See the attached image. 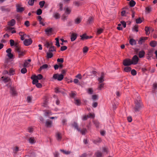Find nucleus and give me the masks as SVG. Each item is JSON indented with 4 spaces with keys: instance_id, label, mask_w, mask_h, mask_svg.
<instances>
[{
    "instance_id": "obj_1",
    "label": "nucleus",
    "mask_w": 157,
    "mask_h": 157,
    "mask_svg": "<svg viewBox=\"0 0 157 157\" xmlns=\"http://www.w3.org/2000/svg\"><path fill=\"white\" fill-rule=\"evenodd\" d=\"M135 106L134 108V110L136 112L139 111L142 107V105L140 101V98L139 96L137 97L136 100L135 101Z\"/></svg>"
},
{
    "instance_id": "obj_2",
    "label": "nucleus",
    "mask_w": 157,
    "mask_h": 157,
    "mask_svg": "<svg viewBox=\"0 0 157 157\" xmlns=\"http://www.w3.org/2000/svg\"><path fill=\"white\" fill-rule=\"evenodd\" d=\"M15 52L18 54L19 57L23 56L24 52L22 49L19 47L17 44H15Z\"/></svg>"
},
{
    "instance_id": "obj_3",
    "label": "nucleus",
    "mask_w": 157,
    "mask_h": 157,
    "mask_svg": "<svg viewBox=\"0 0 157 157\" xmlns=\"http://www.w3.org/2000/svg\"><path fill=\"white\" fill-rule=\"evenodd\" d=\"M64 76L63 74L59 75L58 74H54L53 78L55 79H57L58 81H61L63 78Z\"/></svg>"
},
{
    "instance_id": "obj_4",
    "label": "nucleus",
    "mask_w": 157,
    "mask_h": 157,
    "mask_svg": "<svg viewBox=\"0 0 157 157\" xmlns=\"http://www.w3.org/2000/svg\"><path fill=\"white\" fill-rule=\"evenodd\" d=\"M123 64L125 66H128L132 64V63L130 59H126L124 60Z\"/></svg>"
},
{
    "instance_id": "obj_5",
    "label": "nucleus",
    "mask_w": 157,
    "mask_h": 157,
    "mask_svg": "<svg viewBox=\"0 0 157 157\" xmlns=\"http://www.w3.org/2000/svg\"><path fill=\"white\" fill-rule=\"evenodd\" d=\"M145 30L146 35H148L150 34V32H152L154 31V29L152 27L146 26L145 28Z\"/></svg>"
},
{
    "instance_id": "obj_6",
    "label": "nucleus",
    "mask_w": 157,
    "mask_h": 157,
    "mask_svg": "<svg viewBox=\"0 0 157 157\" xmlns=\"http://www.w3.org/2000/svg\"><path fill=\"white\" fill-rule=\"evenodd\" d=\"M16 11L17 12H22L25 10L24 7H21L20 5L17 4L16 5Z\"/></svg>"
},
{
    "instance_id": "obj_7",
    "label": "nucleus",
    "mask_w": 157,
    "mask_h": 157,
    "mask_svg": "<svg viewBox=\"0 0 157 157\" xmlns=\"http://www.w3.org/2000/svg\"><path fill=\"white\" fill-rule=\"evenodd\" d=\"M32 43V40L31 39H25L24 41V44L25 46H29Z\"/></svg>"
},
{
    "instance_id": "obj_8",
    "label": "nucleus",
    "mask_w": 157,
    "mask_h": 157,
    "mask_svg": "<svg viewBox=\"0 0 157 157\" xmlns=\"http://www.w3.org/2000/svg\"><path fill=\"white\" fill-rule=\"evenodd\" d=\"M138 60L139 58L138 56L136 55L134 56L132 58V64H136L138 61Z\"/></svg>"
},
{
    "instance_id": "obj_9",
    "label": "nucleus",
    "mask_w": 157,
    "mask_h": 157,
    "mask_svg": "<svg viewBox=\"0 0 157 157\" xmlns=\"http://www.w3.org/2000/svg\"><path fill=\"white\" fill-rule=\"evenodd\" d=\"M104 73H101V76L100 77L98 78V80L99 82V84L101 83H103L104 81Z\"/></svg>"
},
{
    "instance_id": "obj_10",
    "label": "nucleus",
    "mask_w": 157,
    "mask_h": 157,
    "mask_svg": "<svg viewBox=\"0 0 157 157\" xmlns=\"http://www.w3.org/2000/svg\"><path fill=\"white\" fill-rule=\"evenodd\" d=\"M16 24V21L14 19H12L8 22V25L10 26H13Z\"/></svg>"
},
{
    "instance_id": "obj_11",
    "label": "nucleus",
    "mask_w": 157,
    "mask_h": 157,
    "mask_svg": "<svg viewBox=\"0 0 157 157\" xmlns=\"http://www.w3.org/2000/svg\"><path fill=\"white\" fill-rule=\"evenodd\" d=\"M96 157H103V153L99 151H98L95 153Z\"/></svg>"
},
{
    "instance_id": "obj_12",
    "label": "nucleus",
    "mask_w": 157,
    "mask_h": 157,
    "mask_svg": "<svg viewBox=\"0 0 157 157\" xmlns=\"http://www.w3.org/2000/svg\"><path fill=\"white\" fill-rule=\"evenodd\" d=\"M82 20V18L81 17H78L75 19V23L77 24H79L81 22Z\"/></svg>"
},
{
    "instance_id": "obj_13",
    "label": "nucleus",
    "mask_w": 157,
    "mask_h": 157,
    "mask_svg": "<svg viewBox=\"0 0 157 157\" xmlns=\"http://www.w3.org/2000/svg\"><path fill=\"white\" fill-rule=\"evenodd\" d=\"M52 124V122L51 121L48 120L45 123V125L47 127L50 128L51 127Z\"/></svg>"
},
{
    "instance_id": "obj_14",
    "label": "nucleus",
    "mask_w": 157,
    "mask_h": 157,
    "mask_svg": "<svg viewBox=\"0 0 157 157\" xmlns=\"http://www.w3.org/2000/svg\"><path fill=\"white\" fill-rule=\"evenodd\" d=\"M56 137L57 140L60 141L62 139L61 134L59 132H57L56 134Z\"/></svg>"
},
{
    "instance_id": "obj_15",
    "label": "nucleus",
    "mask_w": 157,
    "mask_h": 157,
    "mask_svg": "<svg viewBox=\"0 0 157 157\" xmlns=\"http://www.w3.org/2000/svg\"><path fill=\"white\" fill-rule=\"evenodd\" d=\"M77 34L75 33H72L71 36V41H74L76 38Z\"/></svg>"
},
{
    "instance_id": "obj_16",
    "label": "nucleus",
    "mask_w": 157,
    "mask_h": 157,
    "mask_svg": "<svg viewBox=\"0 0 157 157\" xmlns=\"http://www.w3.org/2000/svg\"><path fill=\"white\" fill-rule=\"evenodd\" d=\"M31 78L33 80V84H36L38 82V79L34 77V75H33L31 77Z\"/></svg>"
},
{
    "instance_id": "obj_17",
    "label": "nucleus",
    "mask_w": 157,
    "mask_h": 157,
    "mask_svg": "<svg viewBox=\"0 0 157 157\" xmlns=\"http://www.w3.org/2000/svg\"><path fill=\"white\" fill-rule=\"evenodd\" d=\"M29 143L32 144H34L36 142L35 139L34 137H30L29 139Z\"/></svg>"
},
{
    "instance_id": "obj_18",
    "label": "nucleus",
    "mask_w": 157,
    "mask_h": 157,
    "mask_svg": "<svg viewBox=\"0 0 157 157\" xmlns=\"http://www.w3.org/2000/svg\"><path fill=\"white\" fill-rule=\"evenodd\" d=\"M80 37H81V39L82 40L89 39V36H86V34H84L82 35H80Z\"/></svg>"
},
{
    "instance_id": "obj_19",
    "label": "nucleus",
    "mask_w": 157,
    "mask_h": 157,
    "mask_svg": "<svg viewBox=\"0 0 157 157\" xmlns=\"http://www.w3.org/2000/svg\"><path fill=\"white\" fill-rule=\"evenodd\" d=\"M94 21V19L93 18L91 17H89V18L88 19L87 21V24H92Z\"/></svg>"
},
{
    "instance_id": "obj_20",
    "label": "nucleus",
    "mask_w": 157,
    "mask_h": 157,
    "mask_svg": "<svg viewBox=\"0 0 157 157\" xmlns=\"http://www.w3.org/2000/svg\"><path fill=\"white\" fill-rule=\"evenodd\" d=\"M1 9L2 11H5L9 12L10 11V9L9 8H6L4 6L2 7Z\"/></svg>"
},
{
    "instance_id": "obj_21",
    "label": "nucleus",
    "mask_w": 157,
    "mask_h": 157,
    "mask_svg": "<svg viewBox=\"0 0 157 157\" xmlns=\"http://www.w3.org/2000/svg\"><path fill=\"white\" fill-rule=\"evenodd\" d=\"M129 43L132 45H135L136 44V41L133 39H131L129 40Z\"/></svg>"
},
{
    "instance_id": "obj_22",
    "label": "nucleus",
    "mask_w": 157,
    "mask_h": 157,
    "mask_svg": "<svg viewBox=\"0 0 157 157\" xmlns=\"http://www.w3.org/2000/svg\"><path fill=\"white\" fill-rule=\"evenodd\" d=\"M55 91L56 93H61L62 94L63 93V92L59 88L56 87L55 89Z\"/></svg>"
},
{
    "instance_id": "obj_23",
    "label": "nucleus",
    "mask_w": 157,
    "mask_h": 157,
    "mask_svg": "<svg viewBox=\"0 0 157 157\" xmlns=\"http://www.w3.org/2000/svg\"><path fill=\"white\" fill-rule=\"evenodd\" d=\"M147 39V37H141L139 40L138 41V44H141L142 43L144 42Z\"/></svg>"
},
{
    "instance_id": "obj_24",
    "label": "nucleus",
    "mask_w": 157,
    "mask_h": 157,
    "mask_svg": "<svg viewBox=\"0 0 157 157\" xmlns=\"http://www.w3.org/2000/svg\"><path fill=\"white\" fill-rule=\"evenodd\" d=\"M72 126L76 128L78 131H80V129L78 128V124L77 123L74 122L72 124Z\"/></svg>"
},
{
    "instance_id": "obj_25",
    "label": "nucleus",
    "mask_w": 157,
    "mask_h": 157,
    "mask_svg": "<svg viewBox=\"0 0 157 157\" xmlns=\"http://www.w3.org/2000/svg\"><path fill=\"white\" fill-rule=\"evenodd\" d=\"M71 11V9L68 7H67L65 9V13L67 15L70 14Z\"/></svg>"
},
{
    "instance_id": "obj_26",
    "label": "nucleus",
    "mask_w": 157,
    "mask_h": 157,
    "mask_svg": "<svg viewBox=\"0 0 157 157\" xmlns=\"http://www.w3.org/2000/svg\"><path fill=\"white\" fill-rule=\"evenodd\" d=\"M157 45V42L155 41H152L150 43V45L153 47H155Z\"/></svg>"
},
{
    "instance_id": "obj_27",
    "label": "nucleus",
    "mask_w": 157,
    "mask_h": 157,
    "mask_svg": "<svg viewBox=\"0 0 157 157\" xmlns=\"http://www.w3.org/2000/svg\"><path fill=\"white\" fill-rule=\"evenodd\" d=\"M47 56L48 58H51L53 56V54L50 52H47Z\"/></svg>"
},
{
    "instance_id": "obj_28",
    "label": "nucleus",
    "mask_w": 157,
    "mask_h": 157,
    "mask_svg": "<svg viewBox=\"0 0 157 157\" xmlns=\"http://www.w3.org/2000/svg\"><path fill=\"white\" fill-rule=\"evenodd\" d=\"M145 55V52L143 51L140 52L139 54V56L140 58L143 57Z\"/></svg>"
},
{
    "instance_id": "obj_29",
    "label": "nucleus",
    "mask_w": 157,
    "mask_h": 157,
    "mask_svg": "<svg viewBox=\"0 0 157 157\" xmlns=\"http://www.w3.org/2000/svg\"><path fill=\"white\" fill-rule=\"evenodd\" d=\"M60 151L64 154L67 155L71 153V152L70 151H66L63 149H60Z\"/></svg>"
},
{
    "instance_id": "obj_30",
    "label": "nucleus",
    "mask_w": 157,
    "mask_h": 157,
    "mask_svg": "<svg viewBox=\"0 0 157 157\" xmlns=\"http://www.w3.org/2000/svg\"><path fill=\"white\" fill-rule=\"evenodd\" d=\"M29 156L31 157H35L36 154L33 151H30L29 153Z\"/></svg>"
},
{
    "instance_id": "obj_31",
    "label": "nucleus",
    "mask_w": 157,
    "mask_h": 157,
    "mask_svg": "<svg viewBox=\"0 0 157 157\" xmlns=\"http://www.w3.org/2000/svg\"><path fill=\"white\" fill-rule=\"evenodd\" d=\"M48 67V65L47 64H45L40 67L39 69V71H41L43 69L47 68Z\"/></svg>"
},
{
    "instance_id": "obj_32",
    "label": "nucleus",
    "mask_w": 157,
    "mask_h": 157,
    "mask_svg": "<svg viewBox=\"0 0 157 157\" xmlns=\"http://www.w3.org/2000/svg\"><path fill=\"white\" fill-rule=\"evenodd\" d=\"M136 4V2L133 0H131L129 2V5L131 7H133Z\"/></svg>"
},
{
    "instance_id": "obj_33",
    "label": "nucleus",
    "mask_w": 157,
    "mask_h": 157,
    "mask_svg": "<svg viewBox=\"0 0 157 157\" xmlns=\"http://www.w3.org/2000/svg\"><path fill=\"white\" fill-rule=\"evenodd\" d=\"M5 72L6 73H8L9 75H13V72L14 71L13 70L10 69V70L9 73L7 71H6Z\"/></svg>"
},
{
    "instance_id": "obj_34",
    "label": "nucleus",
    "mask_w": 157,
    "mask_h": 157,
    "mask_svg": "<svg viewBox=\"0 0 157 157\" xmlns=\"http://www.w3.org/2000/svg\"><path fill=\"white\" fill-rule=\"evenodd\" d=\"M34 77L39 80L43 78V76L41 74H39L37 76L34 75Z\"/></svg>"
},
{
    "instance_id": "obj_35",
    "label": "nucleus",
    "mask_w": 157,
    "mask_h": 157,
    "mask_svg": "<svg viewBox=\"0 0 157 157\" xmlns=\"http://www.w3.org/2000/svg\"><path fill=\"white\" fill-rule=\"evenodd\" d=\"M52 45V42H46L45 46L47 48H48L49 46H51Z\"/></svg>"
},
{
    "instance_id": "obj_36",
    "label": "nucleus",
    "mask_w": 157,
    "mask_h": 157,
    "mask_svg": "<svg viewBox=\"0 0 157 157\" xmlns=\"http://www.w3.org/2000/svg\"><path fill=\"white\" fill-rule=\"evenodd\" d=\"M102 151L103 153V154H107L108 153V149L105 147H102Z\"/></svg>"
},
{
    "instance_id": "obj_37",
    "label": "nucleus",
    "mask_w": 157,
    "mask_h": 157,
    "mask_svg": "<svg viewBox=\"0 0 157 157\" xmlns=\"http://www.w3.org/2000/svg\"><path fill=\"white\" fill-rule=\"evenodd\" d=\"M10 91L13 95H15L16 94V92L14 88L11 87H10Z\"/></svg>"
},
{
    "instance_id": "obj_38",
    "label": "nucleus",
    "mask_w": 157,
    "mask_h": 157,
    "mask_svg": "<svg viewBox=\"0 0 157 157\" xmlns=\"http://www.w3.org/2000/svg\"><path fill=\"white\" fill-rule=\"evenodd\" d=\"M56 49L54 46L52 45L49 49V52H53L56 51Z\"/></svg>"
},
{
    "instance_id": "obj_39",
    "label": "nucleus",
    "mask_w": 157,
    "mask_h": 157,
    "mask_svg": "<svg viewBox=\"0 0 157 157\" xmlns=\"http://www.w3.org/2000/svg\"><path fill=\"white\" fill-rule=\"evenodd\" d=\"M124 71L126 72H130L131 70V68L130 67H126L124 68Z\"/></svg>"
},
{
    "instance_id": "obj_40",
    "label": "nucleus",
    "mask_w": 157,
    "mask_h": 157,
    "mask_svg": "<svg viewBox=\"0 0 157 157\" xmlns=\"http://www.w3.org/2000/svg\"><path fill=\"white\" fill-rule=\"evenodd\" d=\"M45 32L47 33H51L52 31V28H48L45 30Z\"/></svg>"
},
{
    "instance_id": "obj_41",
    "label": "nucleus",
    "mask_w": 157,
    "mask_h": 157,
    "mask_svg": "<svg viewBox=\"0 0 157 157\" xmlns=\"http://www.w3.org/2000/svg\"><path fill=\"white\" fill-rule=\"evenodd\" d=\"M45 3V2L44 1H40L39 3V5L40 6V7L42 8L44 6Z\"/></svg>"
},
{
    "instance_id": "obj_42",
    "label": "nucleus",
    "mask_w": 157,
    "mask_h": 157,
    "mask_svg": "<svg viewBox=\"0 0 157 157\" xmlns=\"http://www.w3.org/2000/svg\"><path fill=\"white\" fill-rule=\"evenodd\" d=\"M104 84L103 83H101V84L99 85L98 87V90H101L102 88H103L104 87Z\"/></svg>"
},
{
    "instance_id": "obj_43",
    "label": "nucleus",
    "mask_w": 157,
    "mask_h": 157,
    "mask_svg": "<svg viewBox=\"0 0 157 157\" xmlns=\"http://www.w3.org/2000/svg\"><path fill=\"white\" fill-rule=\"evenodd\" d=\"M51 115L52 113L49 111L47 110L45 112L44 115L46 116H48Z\"/></svg>"
},
{
    "instance_id": "obj_44",
    "label": "nucleus",
    "mask_w": 157,
    "mask_h": 157,
    "mask_svg": "<svg viewBox=\"0 0 157 157\" xmlns=\"http://www.w3.org/2000/svg\"><path fill=\"white\" fill-rule=\"evenodd\" d=\"M2 78H4L3 80L5 82H7L10 81V79L8 77L4 78L3 76L2 77Z\"/></svg>"
},
{
    "instance_id": "obj_45",
    "label": "nucleus",
    "mask_w": 157,
    "mask_h": 157,
    "mask_svg": "<svg viewBox=\"0 0 157 157\" xmlns=\"http://www.w3.org/2000/svg\"><path fill=\"white\" fill-rule=\"evenodd\" d=\"M103 29H98L97 32V34L98 35H99L103 32Z\"/></svg>"
},
{
    "instance_id": "obj_46",
    "label": "nucleus",
    "mask_w": 157,
    "mask_h": 157,
    "mask_svg": "<svg viewBox=\"0 0 157 157\" xmlns=\"http://www.w3.org/2000/svg\"><path fill=\"white\" fill-rule=\"evenodd\" d=\"M138 26L137 25H136L134 26L132 29V30L136 31V32L138 31Z\"/></svg>"
},
{
    "instance_id": "obj_47",
    "label": "nucleus",
    "mask_w": 157,
    "mask_h": 157,
    "mask_svg": "<svg viewBox=\"0 0 157 157\" xmlns=\"http://www.w3.org/2000/svg\"><path fill=\"white\" fill-rule=\"evenodd\" d=\"M35 0H29L28 2L29 4L31 6H32L34 4V1Z\"/></svg>"
},
{
    "instance_id": "obj_48",
    "label": "nucleus",
    "mask_w": 157,
    "mask_h": 157,
    "mask_svg": "<svg viewBox=\"0 0 157 157\" xmlns=\"http://www.w3.org/2000/svg\"><path fill=\"white\" fill-rule=\"evenodd\" d=\"M27 70L25 68H22L21 71V72L22 74H25L27 72Z\"/></svg>"
},
{
    "instance_id": "obj_49",
    "label": "nucleus",
    "mask_w": 157,
    "mask_h": 157,
    "mask_svg": "<svg viewBox=\"0 0 157 157\" xmlns=\"http://www.w3.org/2000/svg\"><path fill=\"white\" fill-rule=\"evenodd\" d=\"M7 56L10 59H12L13 57V55L11 52L7 53Z\"/></svg>"
},
{
    "instance_id": "obj_50",
    "label": "nucleus",
    "mask_w": 157,
    "mask_h": 157,
    "mask_svg": "<svg viewBox=\"0 0 157 157\" xmlns=\"http://www.w3.org/2000/svg\"><path fill=\"white\" fill-rule=\"evenodd\" d=\"M42 13V10L41 9H39L37 10L36 12V14L37 15H40Z\"/></svg>"
},
{
    "instance_id": "obj_51",
    "label": "nucleus",
    "mask_w": 157,
    "mask_h": 157,
    "mask_svg": "<svg viewBox=\"0 0 157 157\" xmlns=\"http://www.w3.org/2000/svg\"><path fill=\"white\" fill-rule=\"evenodd\" d=\"M67 49V47L66 46H63L61 47L60 50L61 51H63Z\"/></svg>"
},
{
    "instance_id": "obj_52",
    "label": "nucleus",
    "mask_w": 157,
    "mask_h": 157,
    "mask_svg": "<svg viewBox=\"0 0 157 157\" xmlns=\"http://www.w3.org/2000/svg\"><path fill=\"white\" fill-rule=\"evenodd\" d=\"M10 45L11 46H12L14 45L15 46V44L16 43H14V41L13 40H10Z\"/></svg>"
},
{
    "instance_id": "obj_53",
    "label": "nucleus",
    "mask_w": 157,
    "mask_h": 157,
    "mask_svg": "<svg viewBox=\"0 0 157 157\" xmlns=\"http://www.w3.org/2000/svg\"><path fill=\"white\" fill-rule=\"evenodd\" d=\"M142 22V21L140 18L136 19V22L137 24L141 23Z\"/></svg>"
},
{
    "instance_id": "obj_54",
    "label": "nucleus",
    "mask_w": 157,
    "mask_h": 157,
    "mask_svg": "<svg viewBox=\"0 0 157 157\" xmlns=\"http://www.w3.org/2000/svg\"><path fill=\"white\" fill-rule=\"evenodd\" d=\"M82 134H85L86 132V128H83L80 131Z\"/></svg>"
},
{
    "instance_id": "obj_55",
    "label": "nucleus",
    "mask_w": 157,
    "mask_h": 157,
    "mask_svg": "<svg viewBox=\"0 0 157 157\" xmlns=\"http://www.w3.org/2000/svg\"><path fill=\"white\" fill-rule=\"evenodd\" d=\"M131 73L133 75H135L136 74V70L134 69H133L131 71Z\"/></svg>"
},
{
    "instance_id": "obj_56",
    "label": "nucleus",
    "mask_w": 157,
    "mask_h": 157,
    "mask_svg": "<svg viewBox=\"0 0 157 157\" xmlns=\"http://www.w3.org/2000/svg\"><path fill=\"white\" fill-rule=\"evenodd\" d=\"M54 16L56 19H58L60 18V15L58 13H55Z\"/></svg>"
},
{
    "instance_id": "obj_57",
    "label": "nucleus",
    "mask_w": 157,
    "mask_h": 157,
    "mask_svg": "<svg viewBox=\"0 0 157 157\" xmlns=\"http://www.w3.org/2000/svg\"><path fill=\"white\" fill-rule=\"evenodd\" d=\"M88 93L90 94H92L93 93V90L91 88H89L88 91Z\"/></svg>"
},
{
    "instance_id": "obj_58",
    "label": "nucleus",
    "mask_w": 157,
    "mask_h": 157,
    "mask_svg": "<svg viewBox=\"0 0 157 157\" xmlns=\"http://www.w3.org/2000/svg\"><path fill=\"white\" fill-rule=\"evenodd\" d=\"M88 48L87 47H85L84 48H83V53H85L86 52L88 51Z\"/></svg>"
},
{
    "instance_id": "obj_59",
    "label": "nucleus",
    "mask_w": 157,
    "mask_h": 157,
    "mask_svg": "<svg viewBox=\"0 0 157 157\" xmlns=\"http://www.w3.org/2000/svg\"><path fill=\"white\" fill-rule=\"evenodd\" d=\"M145 9L146 11L148 12H149L151 11V8L150 6L146 7Z\"/></svg>"
},
{
    "instance_id": "obj_60",
    "label": "nucleus",
    "mask_w": 157,
    "mask_h": 157,
    "mask_svg": "<svg viewBox=\"0 0 157 157\" xmlns=\"http://www.w3.org/2000/svg\"><path fill=\"white\" fill-rule=\"evenodd\" d=\"M98 96L97 95H94L92 96V99L94 100L98 99Z\"/></svg>"
},
{
    "instance_id": "obj_61",
    "label": "nucleus",
    "mask_w": 157,
    "mask_h": 157,
    "mask_svg": "<svg viewBox=\"0 0 157 157\" xmlns=\"http://www.w3.org/2000/svg\"><path fill=\"white\" fill-rule=\"evenodd\" d=\"M121 24L123 26L124 28H125L126 27V23L124 21H121Z\"/></svg>"
},
{
    "instance_id": "obj_62",
    "label": "nucleus",
    "mask_w": 157,
    "mask_h": 157,
    "mask_svg": "<svg viewBox=\"0 0 157 157\" xmlns=\"http://www.w3.org/2000/svg\"><path fill=\"white\" fill-rule=\"evenodd\" d=\"M25 25L27 27L29 26V21H26L25 22Z\"/></svg>"
},
{
    "instance_id": "obj_63",
    "label": "nucleus",
    "mask_w": 157,
    "mask_h": 157,
    "mask_svg": "<svg viewBox=\"0 0 157 157\" xmlns=\"http://www.w3.org/2000/svg\"><path fill=\"white\" fill-rule=\"evenodd\" d=\"M98 104L97 102H94L92 104V106L94 108H96Z\"/></svg>"
},
{
    "instance_id": "obj_64",
    "label": "nucleus",
    "mask_w": 157,
    "mask_h": 157,
    "mask_svg": "<svg viewBox=\"0 0 157 157\" xmlns=\"http://www.w3.org/2000/svg\"><path fill=\"white\" fill-rule=\"evenodd\" d=\"M88 117V115H85L83 116L82 118V120L83 121L86 120Z\"/></svg>"
}]
</instances>
